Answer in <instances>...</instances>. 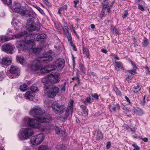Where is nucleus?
Returning a JSON list of instances; mask_svg holds the SVG:
<instances>
[{
    "mask_svg": "<svg viewBox=\"0 0 150 150\" xmlns=\"http://www.w3.org/2000/svg\"><path fill=\"white\" fill-rule=\"evenodd\" d=\"M12 60V58L10 56L3 57L2 59L1 64L2 66L4 67L5 66L11 64Z\"/></svg>",
    "mask_w": 150,
    "mask_h": 150,
    "instance_id": "obj_17",
    "label": "nucleus"
},
{
    "mask_svg": "<svg viewBox=\"0 0 150 150\" xmlns=\"http://www.w3.org/2000/svg\"><path fill=\"white\" fill-rule=\"evenodd\" d=\"M34 45V41L32 40H18L17 41L16 43V47L19 52L32 49L33 52L35 54H38L42 50V48L41 47L33 48Z\"/></svg>",
    "mask_w": 150,
    "mask_h": 150,
    "instance_id": "obj_2",
    "label": "nucleus"
},
{
    "mask_svg": "<svg viewBox=\"0 0 150 150\" xmlns=\"http://www.w3.org/2000/svg\"><path fill=\"white\" fill-rule=\"evenodd\" d=\"M136 3H138V4H142L144 6H145L146 4L142 0H135Z\"/></svg>",
    "mask_w": 150,
    "mask_h": 150,
    "instance_id": "obj_39",
    "label": "nucleus"
},
{
    "mask_svg": "<svg viewBox=\"0 0 150 150\" xmlns=\"http://www.w3.org/2000/svg\"><path fill=\"white\" fill-rule=\"evenodd\" d=\"M116 93L117 95H118L119 96H121V95L122 93L120 91H119L117 90L116 91Z\"/></svg>",
    "mask_w": 150,
    "mask_h": 150,
    "instance_id": "obj_56",
    "label": "nucleus"
},
{
    "mask_svg": "<svg viewBox=\"0 0 150 150\" xmlns=\"http://www.w3.org/2000/svg\"><path fill=\"white\" fill-rule=\"evenodd\" d=\"M35 8L42 14L44 13V12L42 9L38 6H35Z\"/></svg>",
    "mask_w": 150,
    "mask_h": 150,
    "instance_id": "obj_40",
    "label": "nucleus"
},
{
    "mask_svg": "<svg viewBox=\"0 0 150 150\" xmlns=\"http://www.w3.org/2000/svg\"><path fill=\"white\" fill-rule=\"evenodd\" d=\"M67 35L68 39V41L69 42V43L70 44H71V42H72V38L71 35V34L69 33H66L65 34Z\"/></svg>",
    "mask_w": 150,
    "mask_h": 150,
    "instance_id": "obj_33",
    "label": "nucleus"
},
{
    "mask_svg": "<svg viewBox=\"0 0 150 150\" xmlns=\"http://www.w3.org/2000/svg\"><path fill=\"white\" fill-rule=\"evenodd\" d=\"M73 2L74 4V7L76 8L77 7L76 5L79 3V0H76V1H74Z\"/></svg>",
    "mask_w": 150,
    "mask_h": 150,
    "instance_id": "obj_49",
    "label": "nucleus"
},
{
    "mask_svg": "<svg viewBox=\"0 0 150 150\" xmlns=\"http://www.w3.org/2000/svg\"><path fill=\"white\" fill-rule=\"evenodd\" d=\"M34 18H30L27 21L26 27L28 31H24V33H21L17 35H14V36L16 38H19L24 34H27L29 35H33L36 34L35 33H32L31 32L38 30H39L40 28V25L38 23H36L34 25Z\"/></svg>",
    "mask_w": 150,
    "mask_h": 150,
    "instance_id": "obj_4",
    "label": "nucleus"
},
{
    "mask_svg": "<svg viewBox=\"0 0 150 150\" xmlns=\"http://www.w3.org/2000/svg\"><path fill=\"white\" fill-rule=\"evenodd\" d=\"M142 140L144 142H146L148 141V139L147 138L145 137L142 139Z\"/></svg>",
    "mask_w": 150,
    "mask_h": 150,
    "instance_id": "obj_60",
    "label": "nucleus"
},
{
    "mask_svg": "<svg viewBox=\"0 0 150 150\" xmlns=\"http://www.w3.org/2000/svg\"><path fill=\"white\" fill-rule=\"evenodd\" d=\"M149 44V42L148 40L146 39H145L143 42V45L145 46H147Z\"/></svg>",
    "mask_w": 150,
    "mask_h": 150,
    "instance_id": "obj_43",
    "label": "nucleus"
},
{
    "mask_svg": "<svg viewBox=\"0 0 150 150\" xmlns=\"http://www.w3.org/2000/svg\"><path fill=\"white\" fill-rule=\"evenodd\" d=\"M96 138L98 139H101L103 138V134L100 131H97Z\"/></svg>",
    "mask_w": 150,
    "mask_h": 150,
    "instance_id": "obj_30",
    "label": "nucleus"
},
{
    "mask_svg": "<svg viewBox=\"0 0 150 150\" xmlns=\"http://www.w3.org/2000/svg\"><path fill=\"white\" fill-rule=\"evenodd\" d=\"M125 98L127 101L128 102L129 104H130V101L129 98L126 96L125 97Z\"/></svg>",
    "mask_w": 150,
    "mask_h": 150,
    "instance_id": "obj_52",
    "label": "nucleus"
},
{
    "mask_svg": "<svg viewBox=\"0 0 150 150\" xmlns=\"http://www.w3.org/2000/svg\"><path fill=\"white\" fill-rule=\"evenodd\" d=\"M45 135L42 133H40L33 136L30 139L31 144L34 145H37L41 144L44 140Z\"/></svg>",
    "mask_w": 150,
    "mask_h": 150,
    "instance_id": "obj_7",
    "label": "nucleus"
},
{
    "mask_svg": "<svg viewBox=\"0 0 150 150\" xmlns=\"http://www.w3.org/2000/svg\"><path fill=\"white\" fill-rule=\"evenodd\" d=\"M56 132L57 134H59L61 131L60 128L57 126H56L55 128Z\"/></svg>",
    "mask_w": 150,
    "mask_h": 150,
    "instance_id": "obj_41",
    "label": "nucleus"
},
{
    "mask_svg": "<svg viewBox=\"0 0 150 150\" xmlns=\"http://www.w3.org/2000/svg\"><path fill=\"white\" fill-rule=\"evenodd\" d=\"M113 31L116 34H117L118 33V30L115 28H114L113 29Z\"/></svg>",
    "mask_w": 150,
    "mask_h": 150,
    "instance_id": "obj_53",
    "label": "nucleus"
},
{
    "mask_svg": "<svg viewBox=\"0 0 150 150\" xmlns=\"http://www.w3.org/2000/svg\"><path fill=\"white\" fill-rule=\"evenodd\" d=\"M16 59L19 61L20 63L23 65H25L26 63V61L24 58L23 56H17Z\"/></svg>",
    "mask_w": 150,
    "mask_h": 150,
    "instance_id": "obj_22",
    "label": "nucleus"
},
{
    "mask_svg": "<svg viewBox=\"0 0 150 150\" xmlns=\"http://www.w3.org/2000/svg\"><path fill=\"white\" fill-rule=\"evenodd\" d=\"M123 65L122 64L119 62H116L115 64V69L118 71L120 69H121L122 68Z\"/></svg>",
    "mask_w": 150,
    "mask_h": 150,
    "instance_id": "obj_24",
    "label": "nucleus"
},
{
    "mask_svg": "<svg viewBox=\"0 0 150 150\" xmlns=\"http://www.w3.org/2000/svg\"><path fill=\"white\" fill-rule=\"evenodd\" d=\"M2 1L4 4L10 5L11 4V0H3Z\"/></svg>",
    "mask_w": 150,
    "mask_h": 150,
    "instance_id": "obj_34",
    "label": "nucleus"
},
{
    "mask_svg": "<svg viewBox=\"0 0 150 150\" xmlns=\"http://www.w3.org/2000/svg\"><path fill=\"white\" fill-rule=\"evenodd\" d=\"M122 111L125 114H126L128 116H130L131 115L129 114V110L127 107L125 106H123L122 108Z\"/></svg>",
    "mask_w": 150,
    "mask_h": 150,
    "instance_id": "obj_26",
    "label": "nucleus"
},
{
    "mask_svg": "<svg viewBox=\"0 0 150 150\" xmlns=\"http://www.w3.org/2000/svg\"><path fill=\"white\" fill-rule=\"evenodd\" d=\"M28 88L27 86L25 84H23L20 87V90L23 92L26 91Z\"/></svg>",
    "mask_w": 150,
    "mask_h": 150,
    "instance_id": "obj_27",
    "label": "nucleus"
},
{
    "mask_svg": "<svg viewBox=\"0 0 150 150\" xmlns=\"http://www.w3.org/2000/svg\"><path fill=\"white\" fill-rule=\"evenodd\" d=\"M15 48V46L11 43L5 44L1 47V50L7 53L13 54Z\"/></svg>",
    "mask_w": 150,
    "mask_h": 150,
    "instance_id": "obj_13",
    "label": "nucleus"
},
{
    "mask_svg": "<svg viewBox=\"0 0 150 150\" xmlns=\"http://www.w3.org/2000/svg\"><path fill=\"white\" fill-rule=\"evenodd\" d=\"M110 109L112 112H115L116 111V107L115 106L110 107Z\"/></svg>",
    "mask_w": 150,
    "mask_h": 150,
    "instance_id": "obj_47",
    "label": "nucleus"
},
{
    "mask_svg": "<svg viewBox=\"0 0 150 150\" xmlns=\"http://www.w3.org/2000/svg\"><path fill=\"white\" fill-rule=\"evenodd\" d=\"M130 62L132 65L135 67V69H136L137 68V67L136 66L135 64L133 62L131 61Z\"/></svg>",
    "mask_w": 150,
    "mask_h": 150,
    "instance_id": "obj_55",
    "label": "nucleus"
},
{
    "mask_svg": "<svg viewBox=\"0 0 150 150\" xmlns=\"http://www.w3.org/2000/svg\"><path fill=\"white\" fill-rule=\"evenodd\" d=\"M86 101L89 103H91L92 102V100L91 99L90 96L87 97L86 99Z\"/></svg>",
    "mask_w": 150,
    "mask_h": 150,
    "instance_id": "obj_45",
    "label": "nucleus"
},
{
    "mask_svg": "<svg viewBox=\"0 0 150 150\" xmlns=\"http://www.w3.org/2000/svg\"><path fill=\"white\" fill-rule=\"evenodd\" d=\"M59 91V89L58 87L55 86H53L52 89L48 92L47 96L50 98H53L58 92Z\"/></svg>",
    "mask_w": 150,
    "mask_h": 150,
    "instance_id": "obj_15",
    "label": "nucleus"
},
{
    "mask_svg": "<svg viewBox=\"0 0 150 150\" xmlns=\"http://www.w3.org/2000/svg\"><path fill=\"white\" fill-rule=\"evenodd\" d=\"M65 132L64 131L61 130L60 132V133H61L62 136L63 135V134H65Z\"/></svg>",
    "mask_w": 150,
    "mask_h": 150,
    "instance_id": "obj_63",
    "label": "nucleus"
},
{
    "mask_svg": "<svg viewBox=\"0 0 150 150\" xmlns=\"http://www.w3.org/2000/svg\"><path fill=\"white\" fill-rule=\"evenodd\" d=\"M142 86L139 84L137 85L136 87H134L133 88L132 90L134 93H137L141 89Z\"/></svg>",
    "mask_w": 150,
    "mask_h": 150,
    "instance_id": "obj_25",
    "label": "nucleus"
},
{
    "mask_svg": "<svg viewBox=\"0 0 150 150\" xmlns=\"http://www.w3.org/2000/svg\"><path fill=\"white\" fill-rule=\"evenodd\" d=\"M12 11L21 14V16L27 17L29 16L30 17V12L28 10H23L21 8V6L15 7L14 8L11 9Z\"/></svg>",
    "mask_w": 150,
    "mask_h": 150,
    "instance_id": "obj_12",
    "label": "nucleus"
},
{
    "mask_svg": "<svg viewBox=\"0 0 150 150\" xmlns=\"http://www.w3.org/2000/svg\"><path fill=\"white\" fill-rule=\"evenodd\" d=\"M16 21L15 19L13 18V21L11 22V24L14 27V28L15 30H18L21 28V27L22 26L21 23Z\"/></svg>",
    "mask_w": 150,
    "mask_h": 150,
    "instance_id": "obj_18",
    "label": "nucleus"
},
{
    "mask_svg": "<svg viewBox=\"0 0 150 150\" xmlns=\"http://www.w3.org/2000/svg\"><path fill=\"white\" fill-rule=\"evenodd\" d=\"M45 113L44 110L40 107L35 106L31 109L29 114L31 116L36 118L37 119H30L28 117H26L22 120V126H25L28 125L33 128L38 129L43 131L48 130V132H50L52 127L51 126L49 127L38 123L49 122L52 120V117L50 115H44Z\"/></svg>",
    "mask_w": 150,
    "mask_h": 150,
    "instance_id": "obj_1",
    "label": "nucleus"
},
{
    "mask_svg": "<svg viewBox=\"0 0 150 150\" xmlns=\"http://www.w3.org/2000/svg\"><path fill=\"white\" fill-rule=\"evenodd\" d=\"M66 85V83L65 82L63 84H62L60 86V90L62 92L65 91Z\"/></svg>",
    "mask_w": 150,
    "mask_h": 150,
    "instance_id": "obj_29",
    "label": "nucleus"
},
{
    "mask_svg": "<svg viewBox=\"0 0 150 150\" xmlns=\"http://www.w3.org/2000/svg\"><path fill=\"white\" fill-rule=\"evenodd\" d=\"M133 77L132 75H129L126 78V80L128 81L131 80Z\"/></svg>",
    "mask_w": 150,
    "mask_h": 150,
    "instance_id": "obj_51",
    "label": "nucleus"
},
{
    "mask_svg": "<svg viewBox=\"0 0 150 150\" xmlns=\"http://www.w3.org/2000/svg\"><path fill=\"white\" fill-rule=\"evenodd\" d=\"M91 96L96 100H98V97L97 94L96 93L92 94L91 95Z\"/></svg>",
    "mask_w": 150,
    "mask_h": 150,
    "instance_id": "obj_42",
    "label": "nucleus"
},
{
    "mask_svg": "<svg viewBox=\"0 0 150 150\" xmlns=\"http://www.w3.org/2000/svg\"><path fill=\"white\" fill-rule=\"evenodd\" d=\"M23 150H31L30 149L27 147H24L23 148Z\"/></svg>",
    "mask_w": 150,
    "mask_h": 150,
    "instance_id": "obj_58",
    "label": "nucleus"
},
{
    "mask_svg": "<svg viewBox=\"0 0 150 150\" xmlns=\"http://www.w3.org/2000/svg\"><path fill=\"white\" fill-rule=\"evenodd\" d=\"M90 26L91 27V28H92V29H94L95 28V26L93 24H91V25H90Z\"/></svg>",
    "mask_w": 150,
    "mask_h": 150,
    "instance_id": "obj_64",
    "label": "nucleus"
},
{
    "mask_svg": "<svg viewBox=\"0 0 150 150\" xmlns=\"http://www.w3.org/2000/svg\"><path fill=\"white\" fill-rule=\"evenodd\" d=\"M128 14V13L127 11H125L124 14L122 16L123 18H126Z\"/></svg>",
    "mask_w": 150,
    "mask_h": 150,
    "instance_id": "obj_50",
    "label": "nucleus"
},
{
    "mask_svg": "<svg viewBox=\"0 0 150 150\" xmlns=\"http://www.w3.org/2000/svg\"><path fill=\"white\" fill-rule=\"evenodd\" d=\"M65 62L62 59H57L54 62L55 65H53L56 67L55 69L58 68L59 69H62L64 67Z\"/></svg>",
    "mask_w": 150,
    "mask_h": 150,
    "instance_id": "obj_16",
    "label": "nucleus"
},
{
    "mask_svg": "<svg viewBox=\"0 0 150 150\" xmlns=\"http://www.w3.org/2000/svg\"><path fill=\"white\" fill-rule=\"evenodd\" d=\"M132 146L134 147L133 150H140V148L139 146H138L135 144L134 143L132 144Z\"/></svg>",
    "mask_w": 150,
    "mask_h": 150,
    "instance_id": "obj_36",
    "label": "nucleus"
},
{
    "mask_svg": "<svg viewBox=\"0 0 150 150\" xmlns=\"http://www.w3.org/2000/svg\"><path fill=\"white\" fill-rule=\"evenodd\" d=\"M62 11L61 10V9H60V8H59V10L58 11V13L59 14H61V12Z\"/></svg>",
    "mask_w": 150,
    "mask_h": 150,
    "instance_id": "obj_62",
    "label": "nucleus"
},
{
    "mask_svg": "<svg viewBox=\"0 0 150 150\" xmlns=\"http://www.w3.org/2000/svg\"><path fill=\"white\" fill-rule=\"evenodd\" d=\"M5 75L3 72H0V81H1L5 77Z\"/></svg>",
    "mask_w": 150,
    "mask_h": 150,
    "instance_id": "obj_38",
    "label": "nucleus"
},
{
    "mask_svg": "<svg viewBox=\"0 0 150 150\" xmlns=\"http://www.w3.org/2000/svg\"><path fill=\"white\" fill-rule=\"evenodd\" d=\"M44 3L45 4L47 5H49V2H48V1L47 0H46L45 1H44Z\"/></svg>",
    "mask_w": 150,
    "mask_h": 150,
    "instance_id": "obj_61",
    "label": "nucleus"
},
{
    "mask_svg": "<svg viewBox=\"0 0 150 150\" xmlns=\"http://www.w3.org/2000/svg\"><path fill=\"white\" fill-rule=\"evenodd\" d=\"M50 51L42 55L37 60L34 61L31 65V69L34 71H37L40 70L42 65V62H48L52 60V58Z\"/></svg>",
    "mask_w": 150,
    "mask_h": 150,
    "instance_id": "obj_3",
    "label": "nucleus"
},
{
    "mask_svg": "<svg viewBox=\"0 0 150 150\" xmlns=\"http://www.w3.org/2000/svg\"><path fill=\"white\" fill-rule=\"evenodd\" d=\"M79 68L81 72L84 73L85 71V69L84 66L83 65H81L79 66Z\"/></svg>",
    "mask_w": 150,
    "mask_h": 150,
    "instance_id": "obj_35",
    "label": "nucleus"
},
{
    "mask_svg": "<svg viewBox=\"0 0 150 150\" xmlns=\"http://www.w3.org/2000/svg\"><path fill=\"white\" fill-rule=\"evenodd\" d=\"M81 108V115L84 117H86L88 115V112L86 108V107L85 105H81L80 106Z\"/></svg>",
    "mask_w": 150,
    "mask_h": 150,
    "instance_id": "obj_20",
    "label": "nucleus"
},
{
    "mask_svg": "<svg viewBox=\"0 0 150 150\" xmlns=\"http://www.w3.org/2000/svg\"><path fill=\"white\" fill-rule=\"evenodd\" d=\"M8 32L6 34V35H0V41L2 42L7 41L13 39L14 33L11 31V30L9 28L8 30Z\"/></svg>",
    "mask_w": 150,
    "mask_h": 150,
    "instance_id": "obj_11",
    "label": "nucleus"
},
{
    "mask_svg": "<svg viewBox=\"0 0 150 150\" xmlns=\"http://www.w3.org/2000/svg\"><path fill=\"white\" fill-rule=\"evenodd\" d=\"M59 8L62 11H64V10H67V5H65L63 6L62 7H60Z\"/></svg>",
    "mask_w": 150,
    "mask_h": 150,
    "instance_id": "obj_44",
    "label": "nucleus"
},
{
    "mask_svg": "<svg viewBox=\"0 0 150 150\" xmlns=\"http://www.w3.org/2000/svg\"><path fill=\"white\" fill-rule=\"evenodd\" d=\"M54 112L58 115H60L64 112L65 108L63 105H60L58 103L54 102L52 105Z\"/></svg>",
    "mask_w": 150,
    "mask_h": 150,
    "instance_id": "obj_9",
    "label": "nucleus"
},
{
    "mask_svg": "<svg viewBox=\"0 0 150 150\" xmlns=\"http://www.w3.org/2000/svg\"><path fill=\"white\" fill-rule=\"evenodd\" d=\"M71 46L73 47V50L74 51H76L77 50L75 46L74 45L72 42H71V44H70Z\"/></svg>",
    "mask_w": 150,
    "mask_h": 150,
    "instance_id": "obj_48",
    "label": "nucleus"
},
{
    "mask_svg": "<svg viewBox=\"0 0 150 150\" xmlns=\"http://www.w3.org/2000/svg\"><path fill=\"white\" fill-rule=\"evenodd\" d=\"M73 103V101H71L69 103L65 114L63 116H62L60 118V120L64 121L68 119V117L70 113L71 114V115H72L73 112L72 106Z\"/></svg>",
    "mask_w": 150,
    "mask_h": 150,
    "instance_id": "obj_8",
    "label": "nucleus"
},
{
    "mask_svg": "<svg viewBox=\"0 0 150 150\" xmlns=\"http://www.w3.org/2000/svg\"><path fill=\"white\" fill-rule=\"evenodd\" d=\"M83 51L84 54H85L87 58H89V50L85 48H83Z\"/></svg>",
    "mask_w": 150,
    "mask_h": 150,
    "instance_id": "obj_28",
    "label": "nucleus"
},
{
    "mask_svg": "<svg viewBox=\"0 0 150 150\" xmlns=\"http://www.w3.org/2000/svg\"><path fill=\"white\" fill-rule=\"evenodd\" d=\"M146 4L145 5H146ZM144 6L142 4H138V8L141 10L143 11L144 10V8L143 7Z\"/></svg>",
    "mask_w": 150,
    "mask_h": 150,
    "instance_id": "obj_37",
    "label": "nucleus"
},
{
    "mask_svg": "<svg viewBox=\"0 0 150 150\" xmlns=\"http://www.w3.org/2000/svg\"><path fill=\"white\" fill-rule=\"evenodd\" d=\"M111 145V144L110 142H108L107 143V146H106V147L108 149H109Z\"/></svg>",
    "mask_w": 150,
    "mask_h": 150,
    "instance_id": "obj_54",
    "label": "nucleus"
},
{
    "mask_svg": "<svg viewBox=\"0 0 150 150\" xmlns=\"http://www.w3.org/2000/svg\"><path fill=\"white\" fill-rule=\"evenodd\" d=\"M56 67L53 65H47L42 67L40 69L41 73L42 74L48 73L50 71L55 69Z\"/></svg>",
    "mask_w": 150,
    "mask_h": 150,
    "instance_id": "obj_14",
    "label": "nucleus"
},
{
    "mask_svg": "<svg viewBox=\"0 0 150 150\" xmlns=\"http://www.w3.org/2000/svg\"><path fill=\"white\" fill-rule=\"evenodd\" d=\"M135 71L134 70L133 71H129V74H134L135 73Z\"/></svg>",
    "mask_w": 150,
    "mask_h": 150,
    "instance_id": "obj_57",
    "label": "nucleus"
},
{
    "mask_svg": "<svg viewBox=\"0 0 150 150\" xmlns=\"http://www.w3.org/2000/svg\"><path fill=\"white\" fill-rule=\"evenodd\" d=\"M47 36L45 34H41L37 36L36 38V40L38 41L43 42L44 40L47 38Z\"/></svg>",
    "mask_w": 150,
    "mask_h": 150,
    "instance_id": "obj_19",
    "label": "nucleus"
},
{
    "mask_svg": "<svg viewBox=\"0 0 150 150\" xmlns=\"http://www.w3.org/2000/svg\"><path fill=\"white\" fill-rule=\"evenodd\" d=\"M38 150H51V148L47 146L41 145L38 147Z\"/></svg>",
    "mask_w": 150,
    "mask_h": 150,
    "instance_id": "obj_23",
    "label": "nucleus"
},
{
    "mask_svg": "<svg viewBox=\"0 0 150 150\" xmlns=\"http://www.w3.org/2000/svg\"><path fill=\"white\" fill-rule=\"evenodd\" d=\"M64 31L65 34L66 33H69V31L68 28L67 26H65V29L64 30Z\"/></svg>",
    "mask_w": 150,
    "mask_h": 150,
    "instance_id": "obj_46",
    "label": "nucleus"
},
{
    "mask_svg": "<svg viewBox=\"0 0 150 150\" xmlns=\"http://www.w3.org/2000/svg\"><path fill=\"white\" fill-rule=\"evenodd\" d=\"M108 0H103L102 2V4L103 6V10H105L106 9V7L108 6Z\"/></svg>",
    "mask_w": 150,
    "mask_h": 150,
    "instance_id": "obj_31",
    "label": "nucleus"
},
{
    "mask_svg": "<svg viewBox=\"0 0 150 150\" xmlns=\"http://www.w3.org/2000/svg\"><path fill=\"white\" fill-rule=\"evenodd\" d=\"M24 98L26 99L30 100L33 99L34 97L33 93L30 91H27L24 95Z\"/></svg>",
    "mask_w": 150,
    "mask_h": 150,
    "instance_id": "obj_21",
    "label": "nucleus"
},
{
    "mask_svg": "<svg viewBox=\"0 0 150 150\" xmlns=\"http://www.w3.org/2000/svg\"><path fill=\"white\" fill-rule=\"evenodd\" d=\"M34 133V132L32 128L29 127L21 129L18 135L19 140L22 141L28 139Z\"/></svg>",
    "mask_w": 150,
    "mask_h": 150,
    "instance_id": "obj_6",
    "label": "nucleus"
},
{
    "mask_svg": "<svg viewBox=\"0 0 150 150\" xmlns=\"http://www.w3.org/2000/svg\"><path fill=\"white\" fill-rule=\"evenodd\" d=\"M101 51L102 52H103L104 53H105V54L107 52V51L106 50L103 49H101Z\"/></svg>",
    "mask_w": 150,
    "mask_h": 150,
    "instance_id": "obj_59",
    "label": "nucleus"
},
{
    "mask_svg": "<svg viewBox=\"0 0 150 150\" xmlns=\"http://www.w3.org/2000/svg\"><path fill=\"white\" fill-rule=\"evenodd\" d=\"M30 89L33 92H37L38 91V89L36 85H34L30 87Z\"/></svg>",
    "mask_w": 150,
    "mask_h": 150,
    "instance_id": "obj_32",
    "label": "nucleus"
},
{
    "mask_svg": "<svg viewBox=\"0 0 150 150\" xmlns=\"http://www.w3.org/2000/svg\"><path fill=\"white\" fill-rule=\"evenodd\" d=\"M61 79L59 74L57 72L52 73L48 75L47 77L43 78L42 82L44 83V88L47 90L49 88L50 83H58Z\"/></svg>",
    "mask_w": 150,
    "mask_h": 150,
    "instance_id": "obj_5",
    "label": "nucleus"
},
{
    "mask_svg": "<svg viewBox=\"0 0 150 150\" xmlns=\"http://www.w3.org/2000/svg\"><path fill=\"white\" fill-rule=\"evenodd\" d=\"M20 70L16 66H11L9 71V73L7 74V76L10 78L12 79L18 76Z\"/></svg>",
    "mask_w": 150,
    "mask_h": 150,
    "instance_id": "obj_10",
    "label": "nucleus"
}]
</instances>
